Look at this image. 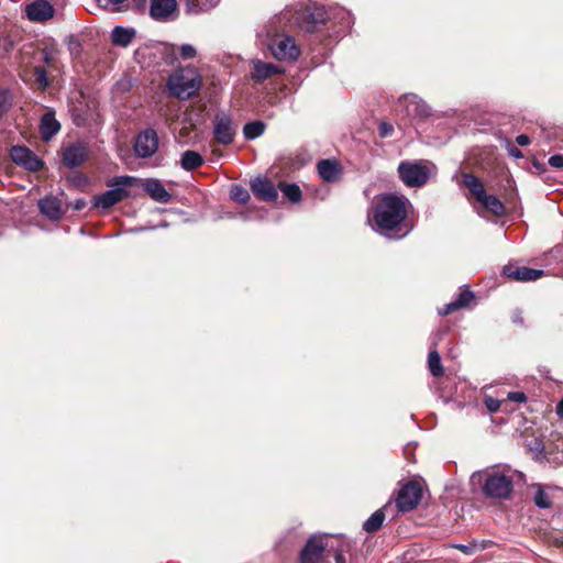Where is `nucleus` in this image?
Here are the masks:
<instances>
[{
	"mask_svg": "<svg viewBox=\"0 0 563 563\" xmlns=\"http://www.w3.org/2000/svg\"><path fill=\"white\" fill-rule=\"evenodd\" d=\"M179 54L183 59H192L197 56V51L191 44H181Z\"/></svg>",
	"mask_w": 563,
	"mask_h": 563,
	"instance_id": "nucleus-39",
	"label": "nucleus"
},
{
	"mask_svg": "<svg viewBox=\"0 0 563 563\" xmlns=\"http://www.w3.org/2000/svg\"><path fill=\"white\" fill-rule=\"evenodd\" d=\"M143 188L153 200L159 203H167L172 199L170 194L158 179H147Z\"/></svg>",
	"mask_w": 563,
	"mask_h": 563,
	"instance_id": "nucleus-24",
	"label": "nucleus"
},
{
	"mask_svg": "<svg viewBox=\"0 0 563 563\" xmlns=\"http://www.w3.org/2000/svg\"><path fill=\"white\" fill-rule=\"evenodd\" d=\"M400 180L410 188L424 186L430 178V168L422 161H402L397 168Z\"/></svg>",
	"mask_w": 563,
	"mask_h": 563,
	"instance_id": "nucleus-5",
	"label": "nucleus"
},
{
	"mask_svg": "<svg viewBox=\"0 0 563 563\" xmlns=\"http://www.w3.org/2000/svg\"><path fill=\"white\" fill-rule=\"evenodd\" d=\"M38 209L41 213L49 220H59L63 217L62 205L58 198L46 196L38 201Z\"/></svg>",
	"mask_w": 563,
	"mask_h": 563,
	"instance_id": "nucleus-23",
	"label": "nucleus"
},
{
	"mask_svg": "<svg viewBox=\"0 0 563 563\" xmlns=\"http://www.w3.org/2000/svg\"><path fill=\"white\" fill-rule=\"evenodd\" d=\"M529 450L534 454L537 460H545L548 463L553 465L563 464V448L556 452H551L549 448L542 443V441L539 439H533L529 443Z\"/></svg>",
	"mask_w": 563,
	"mask_h": 563,
	"instance_id": "nucleus-17",
	"label": "nucleus"
},
{
	"mask_svg": "<svg viewBox=\"0 0 563 563\" xmlns=\"http://www.w3.org/2000/svg\"><path fill=\"white\" fill-rule=\"evenodd\" d=\"M213 153L220 155L219 151L217 150H213Z\"/></svg>",
	"mask_w": 563,
	"mask_h": 563,
	"instance_id": "nucleus-56",
	"label": "nucleus"
},
{
	"mask_svg": "<svg viewBox=\"0 0 563 563\" xmlns=\"http://www.w3.org/2000/svg\"><path fill=\"white\" fill-rule=\"evenodd\" d=\"M474 299V292L468 290V289H465V290H462L456 299H454L453 301L444 305L442 308L439 309V314L440 316H448L456 310H460V309H463V308H466L468 307L470 302Z\"/></svg>",
	"mask_w": 563,
	"mask_h": 563,
	"instance_id": "nucleus-25",
	"label": "nucleus"
},
{
	"mask_svg": "<svg viewBox=\"0 0 563 563\" xmlns=\"http://www.w3.org/2000/svg\"><path fill=\"white\" fill-rule=\"evenodd\" d=\"M463 184L477 201L486 194L483 184L473 174H463Z\"/></svg>",
	"mask_w": 563,
	"mask_h": 563,
	"instance_id": "nucleus-29",
	"label": "nucleus"
},
{
	"mask_svg": "<svg viewBox=\"0 0 563 563\" xmlns=\"http://www.w3.org/2000/svg\"><path fill=\"white\" fill-rule=\"evenodd\" d=\"M139 5H142L146 2V0H134Z\"/></svg>",
	"mask_w": 563,
	"mask_h": 563,
	"instance_id": "nucleus-55",
	"label": "nucleus"
},
{
	"mask_svg": "<svg viewBox=\"0 0 563 563\" xmlns=\"http://www.w3.org/2000/svg\"><path fill=\"white\" fill-rule=\"evenodd\" d=\"M508 399L515 402H525L527 400V396L522 391H510L508 394Z\"/></svg>",
	"mask_w": 563,
	"mask_h": 563,
	"instance_id": "nucleus-45",
	"label": "nucleus"
},
{
	"mask_svg": "<svg viewBox=\"0 0 563 563\" xmlns=\"http://www.w3.org/2000/svg\"><path fill=\"white\" fill-rule=\"evenodd\" d=\"M318 174L325 183H335L342 176V167L334 159H321L317 164Z\"/></svg>",
	"mask_w": 563,
	"mask_h": 563,
	"instance_id": "nucleus-21",
	"label": "nucleus"
},
{
	"mask_svg": "<svg viewBox=\"0 0 563 563\" xmlns=\"http://www.w3.org/2000/svg\"><path fill=\"white\" fill-rule=\"evenodd\" d=\"M549 165L553 168H563V155L555 154L549 158Z\"/></svg>",
	"mask_w": 563,
	"mask_h": 563,
	"instance_id": "nucleus-44",
	"label": "nucleus"
},
{
	"mask_svg": "<svg viewBox=\"0 0 563 563\" xmlns=\"http://www.w3.org/2000/svg\"><path fill=\"white\" fill-rule=\"evenodd\" d=\"M203 2L206 3L209 11H211L212 9H214L219 5L221 0H203Z\"/></svg>",
	"mask_w": 563,
	"mask_h": 563,
	"instance_id": "nucleus-49",
	"label": "nucleus"
},
{
	"mask_svg": "<svg viewBox=\"0 0 563 563\" xmlns=\"http://www.w3.org/2000/svg\"><path fill=\"white\" fill-rule=\"evenodd\" d=\"M428 367L434 377L443 375L444 369L441 364V356L437 350H431L428 355Z\"/></svg>",
	"mask_w": 563,
	"mask_h": 563,
	"instance_id": "nucleus-35",
	"label": "nucleus"
},
{
	"mask_svg": "<svg viewBox=\"0 0 563 563\" xmlns=\"http://www.w3.org/2000/svg\"><path fill=\"white\" fill-rule=\"evenodd\" d=\"M454 549H457L460 550L461 552H463L464 554H473L475 552V549H476V545L471 543V544H463V543H457V544H453L452 545Z\"/></svg>",
	"mask_w": 563,
	"mask_h": 563,
	"instance_id": "nucleus-43",
	"label": "nucleus"
},
{
	"mask_svg": "<svg viewBox=\"0 0 563 563\" xmlns=\"http://www.w3.org/2000/svg\"><path fill=\"white\" fill-rule=\"evenodd\" d=\"M184 11L186 15L197 16L209 12V9L207 8L203 0H186Z\"/></svg>",
	"mask_w": 563,
	"mask_h": 563,
	"instance_id": "nucleus-34",
	"label": "nucleus"
},
{
	"mask_svg": "<svg viewBox=\"0 0 563 563\" xmlns=\"http://www.w3.org/2000/svg\"><path fill=\"white\" fill-rule=\"evenodd\" d=\"M328 13H330L331 19L329 21L338 22L341 26V29L349 27L352 23V15L351 13L341 7H331L328 10Z\"/></svg>",
	"mask_w": 563,
	"mask_h": 563,
	"instance_id": "nucleus-30",
	"label": "nucleus"
},
{
	"mask_svg": "<svg viewBox=\"0 0 563 563\" xmlns=\"http://www.w3.org/2000/svg\"><path fill=\"white\" fill-rule=\"evenodd\" d=\"M252 66L253 71L251 73V79L258 84L283 71V69L277 65L263 62L258 58L252 59Z\"/></svg>",
	"mask_w": 563,
	"mask_h": 563,
	"instance_id": "nucleus-20",
	"label": "nucleus"
},
{
	"mask_svg": "<svg viewBox=\"0 0 563 563\" xmlns=\"http://www.w3.org/2000/svg\"><path fill=\"white\" fill-rule=\"evenodd\" d=\"M478 202L494 216L501 217L505 214V206L496 196L485 194Z\"/></svg>",
	"mask_w": 563,
	"mask_h": 563,
	"instance_id": "nucleus-28",
	"label": "nucleus"
},
{
	"mask_svg": "<svg viewBox=\"0 0 563 563\" xmlns=\"http://www.w3.org/2000/svg\"><path fill=\"white\" fill-rule=\"evenodd\" d=\"M484 404H485L487 410L492 413L497 412L500 408V401L490 396L485 397Z\"/></svg>",
	"mask_w": 563,
	"mask_h": 563,
	"instance_id": "nucleus-40",
	"label": "nucleus"
},
{
	"mask_svg": "<svg viewBox=\"0 0 563 563\" xmlns=\"http://www.w3.org/2000/svg\"><path fill=\"white\" fill-rule=\"evenodd\" d=\"M279 189L290 202L298 203L301 200V189L297 184L280 183Z\"/></svg>",
	"mask_w": 563,
	"mask_h": 563,
	"instance_id": "nucleus-33",
	"label": "nucleus"
},
{
	"mask_svg": "<svg viewBox=\"0 0 563 563\" xmlns=\"http://www.w3.org/2000/svg\"><path fill=\"white\" fill-rule=\"evenodd\" d=\"M148 15L159 23L177 20L179 15L177 0H150Z\"/></svg>",
	"mask_w": 563,
	"mask_h": 563,
	"instance_id": "nucleus-9",
	"label": "nucleus"
},
{
	"mask_svg": "<svg viewBox=\"0 0 563 563\" xmlns=\"http://www.w3.org/2000/svg\"><path fill=\"white\" fill-rule=\"evenodd\" d=\"M159 147L158 134L155 129L146 128L139 132L134 139L133 152L137 158H150Z\"/></svg>",
	"mask_w": 563,
	"mask_h": 563,
	"instance_id": "nucleus-8",
	"label": "nucleus"
},
{
	"mask_svg": "<svg viewBox=\"0 0 563 563\" xmlns=\"http://www.w3.org/2000/svg\"><path fill=\"white\" fill-rule=\"evenodd\" d=\"M230 197L239 203H246L250 199V194L243 186L233 185L230 191Z\"/></svg>",
	"mask_w": 563,
	"mask_h": 563,
	"instance_id": "nucleus-37",
	"label": "nucleus"
},
{
	"mask_svg": "<svg viewBox=\"0 0 563 563\" xmlns=\"http://www.w3.org/2000/svg\"><path fill=\"white\" fill-rule=\"evenodd\" d=\"M503 272L508 278L517 282H532L544 275L542 269L516 266L511 264L504 266Z\"/></svg>",
	"mask_w": 563,
	"mask_h": 563,
	"instance_id": "nucleus-18",
	"label": "nucleus"
},
{
	"mask_svg": "<svg viewBox=\"0 0 563 563\" xmlns=\"http://www.w3.org/2000/svg\"><path fill=\"white\" fill-rule=\"evenodd\" d=\"M201 87V77L194 68L175 71L167 80V88L172 96L179 100L192 98Z\"/></svg>",
	"mask_w": 563,
	"mask_h": 563,
	"instance_id": "nucleus-3",
	"label": "nucleus"
},
{
	"mask_svg": "<svg viewBox=\"0 0 563 563\" xmlns=\"http://www.w3.org/2000/svg\"><path fill=\"white\" fill-rule=\"evenodd\" d=\"M335 563H346L345 558L341 551H338L334 556Z\"/></svg>",
	"mask_w": 563,
	"mask_h": 563,
	"instance_id": "nucleus-52",
	"label": "nucleus"
},
{
	"mask_svg": "<svg viewBox=\"0 0 563 563\" xmlns=\"http://www.w3.org/2000/svg\"><path fill=\"white\" fill-rule=\"evenodd\" d=\"M511 320L514 323H522L523 322V318L521 316V312L520 311H515L511 316Z\"/></svg>",
	"mask_w": 563,
	"mask_h": 563,
	"instance_id": "nucleus-50",
	"label": "nucleus"
},
{
	"mask_svg": "<svg viewBox=\"0 0 563 563\" xmlns=\"http://www.w3.org/2000/svg\"><path fill=\"white\" fill-rule=\"evenodd\" d=\"M509 154L515 157V158H521L522 157V152L516 147V146H511L509 148Z\"/></svg>",
	"mask_w": 563,
	"mask_h": 563,
	"instance_id": "nucleus-48",
	"label": "nucleus"
},
{
	"mask_svg": "<svg viewBox=\"0 0 563 563\" xmlns=\"http://www.w3.org/2000/svg\"><path fill=\"white\" fill-rule=\"evenodd\" d=\"M378 131L382 137H388L393 134L394 126L388 122H380Z\"/></svg>",
	"mask_w": 563,
	"mask_h": 563,
	"instance_id": "nucleus-42",
	"label": "nucleus"
},
{
	"mask_svg": "<svg viewBox=\"0 0 563 563\" xmlns=\"http://www.w3.org/2000/svg\"><path fill=\"white\" fill-rule=\"evenodd\" d=\"M136 35L133 27L115 26L111 32V41L113 45L120 47L129 46Z\"/></svg>",
	"mask_w": 563,
	"mask_h": 563,
	"instance_id": "nucleus-26",
	"label": "nucleus"
},
{
	"mask_svg": "<svg viewBox=\"0 0 563 563\" xmlns=\"http://www.w3.org/2000/svg\"><path fill=\"white\" fill-rule=\"evenodd\" d=\"M36 81L44 88L48 86V78L44 68L37 67L35 69Z\"/></svg>",
	"mask_w": 563,
	"mask_h": 563,
	"instance_id": "nucleus-41",
	"label": "nucleus"
},
{
	"mask_svg": "<svg viewBox=\"0 0 563 563\" xmlns=\"http://www.w3.org/2000/svg\"><path fill=\"white\" fill-rule=\"evenodd\" d=\"M296 14L298 25L308 33H313L331 19L327 9L317 4L301 7Z\"/></svg>",
	"mask_w": 563,
	"mask_h": 563,
	"instance_id": "nucleus-6",
	"label": "nucleus"
},
{
	"mask_svg": "<svg viewBox=\"0 0 563 563\" xmlns=\"http://www.w3.org/2000/svg\"><path fill=\"white\" fill-rule=\"evenodd\" d=\"M108 3L112 4L114 8L113 10H119L120 9V5L125 2L126 0H107Z\"/></svg>",
	"mask_w": 563,
	"mask_h": 563,
	"instance_id": "nucleus-51",
	"label": "nucleus"
},
{
	"mask_svg": "<svg viewBox=\"0 0 563 563\" xmlns=\"http://www.w3.org/2000/svg\"><path fill=\"white\" fill-rule=\"evenodd\" d=\"M25 13L33 22H44L54 15V8L47 0H35L26 5Z\"/></svg>",
	"mask_w": 563,
	"mask_h": 563,
	"instance_id": "nucleus-19",
	"label": "nucleus"
},
{
	"mask_svg": "<svg viewBox=\"0 0 563 563\" xmlns=\"http://www.w3.org/2000/svg\"><path fill=\"white\" fill-rule=\"evenodd\" d=\"M561 544L563 545V539H562V542H561Z\"/></svg>",
	"mask_w": 563,
	"mask_h": 563,
	"instance_id": "nucleus-57",
	"label": "nucleus"
},
{
	"mask_svg": "<svg viewBox=\"0 0 563 563\" xmlns=\"http://www.w3.org/2000/svg\"><path fill=\"white\" fill-rule=\"evenodd\" d=\"M10 157L14 164L32 173L41 170L44 166V162L26 146H12L10 150Z\"/></svg>",
	"mask_w": 563,
	"mask_h": 563,
	"instance_id": "nucleus-10",
	"label": "nucleus"
},
{
	"mask_svg": "<svg viewBox=\"0 0 563 563\" xmlns=\"http://www.w3.org/2000/svg\"><path fill=\"white\" fill-rule=\"evenodd\" d=\"M325 544L321 536L310 537L299 554L300 563H319L322 559Z\"/></svg>",
	"mask_w": 563,
	"mask_h": 563,
	"instance_id": "nucleus-14",
	"label": "nucleus"
},
{
	"mask_svg": "<svg viewBox=\"0 0 563 563\" xmlns=\"http://www.w3.org/2000/svg\"><path fill=\"white\" fill-rule=\"evenodd\" d=\"M556 413L560 416V417H563V399L556 406Z\"/></svg>",
	"mask_w": 563,
	"mask_h": 563,
	"instance_id": "nucleus-54",
	"label": "nucleus"
},
{
	"mask_svg": "<svg viewBox=\"0 0 563 563\" xmlns=\"http://www.w3.org/2000/svg\"><path fill=\"white\" fill-rule=\"evenodd\" d=\"M398 108L406 112V115L415 119H424L431 114L430 107L415 93H407L399 98Z\"/></svg>",
	"mask_w": 563,
	"mask_h": 563,
	"instance_id": "nucleus-11",
	"label": "nucleus"
},
{
	"mask_svg": "<svg viewBox=\"0 0 563 563\" xmlns=\"http://www.w3.org/2000/svg\"><path fill=\"white\" fill-rule=\"evenodd\" d=\"M238 124L228 112L220 111L213 119V136L221 145H231L236 135Z\"/></svg>",
	"mask_w": 563,
	"mask_h": 563,
	"instance_id": "nucleus-7",
	"label": "nucleus"
},
{
	"mask_svg": "<svg viewBox=\"0 0 563 563\" xmlns=\"http://www.w3.org/2000/svg\"><path fill=\"white\" fill-rule=\"evenodd\" d=\"M385 520V514L383 509H378L373 512L369 518L363 523V529L367 533H374L380 529Z\"/></svg>",
	"mask_w": 563,
	"mask_h": 563,
	"instance_id": "nucleus-32",
	"label": "nucleus"
},
{
	"mask_svg": "<svg viewBox=\"0 0 563 563\" xmlns=\"http://www.w3.org/2000/svg\"><path fill=\"white\" fill-rule=\"evenodd\" d=\"M509 472L499 467L475 471L470 477L471 489L479 490L488 499H508L514 490V478Z\"/></svg>",
	"mask_w": 563,
	"mask_h": 563,
	"instance_id": "nucleus-2",
	"label": "nucleus"
},
{
	"mask_svg": "<svg viewBox=\"0 0 563 563\" xmlns=\"http://www.w3.org/2000/svg\"><path fill=\"white\" fill-rule=\"evenodd\" d=\"M60 130V123L55 118L54 111L45 112L40 122V134L43 141L47 142Z\"/></svg>",
	"mask_w": 563,
	"mask_h": 563,
	"instance_id": "nucleus-22",
	"label": "nucleus"
},
{
	"mask_svg": "<svg viewBox=\"0 0 563 563\" xmlns=\"http://www.w3.org/2000/svg\"><path fill=\"white\" fill-rule=\"evenodd\" d=\"M89 148L82 142H76L64 148L63 163L68 168H76L87 161Z\"/></svg>",
	"mask_w": 563,
	"mask_h": 563,
	"instance_id": "nucleus-15",
	"label": "nucleus"
},
{
	"mask_svg": "<svg viewBox=\"0 0 563 563\" xmlns=\"http://www.w3.org/2000/svg\"><path fill=\"white\" fill-rule=\"evenodd\" d=\"M421 499V488L417 483H406L398 493L396 504L400 511H410L417 507Z\"/></svg>",
	"mask_w": 563,
	"mask_h": 563,
	"instance_id": "nucleus-12",
	"label": "nucleus"
},
{
	"mask_svg": "<svg viewBox=\"0 0 563 563\" xmlns=\"http://www.w3.org/2000/svg\"><path fill=\"white\" fill-rule=\"evenodd\" d=\"M203 157L196 151H185L181 155L180 166L187 172L195 170L203 165Z\"/></svg>",
	"mask_w": 563,
	"mask_h": 563,
	"instance_id": "nucleus-27",
	"label": "nucleus"
},
{
	"mask_svg": "<svg viewBox=\"0 0 563 563\" xmlns=\"http://www.w3.org/2000/svg\"><path fill=\"white\" fill-rule=\"evenodd\" d=\"M516 142L520 145V146H527L530 144V137L526 134H520L516 137Z\"/></svg>",
	"mask_w": 563,
	"mask_h": 563,
	"instance_id": "nucleus-46",
	"label": "nucleus"
},
{
	"mask_svg": "<svg viewBox=\"0 0 563 563\" xmlns=\"http://www.w3.org/2000/svg\"><path fill=\"white\" fill-rule=\"evenodd\" d=\"M269 48L275 58L279 60H295L299 56V48L295 43V40L290 36H284L275 40Z\"/></svg>",
	"mask_w": 563,
	"mask_h": 563,
	"instance_id": "nucleus-13",
	"label": "nucleus"
},
{
	"mask_svg": "<svg viewBox=\"0 0 563 563\" xmlns=\"http://www.w3.org/2000/svg\"><path fill=\"white\" fill-rule=\"evenodd\" d=\"M85 205H86V201H85L84 199H78V200L75 202L74 208H75L76 210H80V209H82V208L85 207Z\"/></svg>",
	"mask_w": 563,
	"mask_h": 563,
	"instance_id": "nucleus-53",
	"label": "nucleus"
},
{
	"mask_svg": "<svg viewBox=\"0 0 563 563\" xmlns=\"http://www.w3.org/2000/svg\"><path fill=\"white\" fill-rule=\"evenodd\" d=\"M265 128H266L265 123L261 120L247 122L243 126V135L249 141L255 140V139L260 137L261 135H263V133L265 132Z\"/></svg>",
	"mask_w": 563,
	"mask_h": 563,
	"instance_id": "nucleus-31",
	"label": "nucleus"
},
{
	"mask_svg": "<svg viewBox=\"0 0 563 563\" xmlns=\"http://www.w3.org/2000/svg\"><path fill=\"white\" fill-rule=\"evenodd\" d=\"M252 192L262 201H275L278 192L274 184L266 177H256L250 181Z\"/></svg>",
	"mask_w": 563,
	"mask_h": 563,
	"instance_id": "nucleus-16",
	"label": "nucleus"
},
{
	"mask_svg": "<svg viewBox=\"0 0 563 563\" xmlns=\"http://www.w3.org/2000/svg\"><path fill=\"white\" fill-rule=\"evenodd\" d=\"M137 183V178L129 175L118 176L108 181V186L112 187L102 194L95 196L93 206L101 209H110L123 199L129 197V191L123 187L133 186Z\"/></svg>",
	"mask_w": 563,
	"mask_h": 563,
	"instance_id": "nucleus-4",
	"label": "nucleus"
},
{
	"mask_svg": "<svg viewBox=\"0 0 563 563\" xmlns=\"http://www.w3.org/2000/svg\"><path fill=\"white\" fill-rule=\"evenodd\" d=\"M534 505L540 509H549L552 506L549 494L544 490L541 485H538L533 496Z\"/></svg>",
	"mask_w": 563,
	"mask_h": 563,
	"instance_id": "nucleus-36",
	"label": "nucleus"
},
{
	"mask_svg": "<svg viewBox=\"0 0 563 563\" xmlns=\"http://www.w3.org/2000/svg\"><path fill=\"white\" fill-rule=\"evenodd\" d=\"M71 181L76 185H79L81 181H86V178L82 174L80 173H75L74 176L71 177Z\"/></svg>",
	"mask_w": 563,
	"mask_h": 563,
	"instance_id": "nucleus-47",
	"label": "nucleus"
},
{
	"mask_svg": "<svg viewBox=\"0 0 563 563\" xmlns=\"http://www.w3.org/2000/svg\"><path fill=\"white\" fill-rule=\"evenodd\" d=\"M13 98L9 90L0 88V118L12 107Z\"/></svg>",
	"mask_w": 563,
	"mask_h": 563,
	"instance_id": "nucleus-38",
	"label": "nucleus"
},
{
	"mask_svg": "<svg viewBox=\"0 0 563 563\" xmlns=\"http://www.w3.org/2000/svg\"><path fill=\"white\" fill-rule=\"evenodd\" d=\"M410 200L404 195L382 194L368 211L375 232L389 239L401 240L413 229L408 221Z\"/></svg>",
	"mask_w": 563,
	"mask_h": 563,
	"instance_id": "nucleus-1",
	"label": "nucleus"
}]
</instances>
